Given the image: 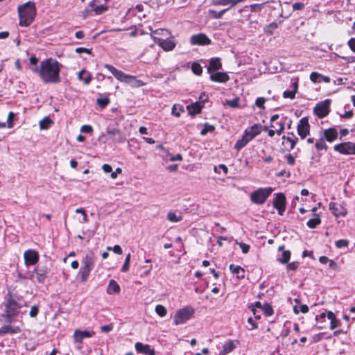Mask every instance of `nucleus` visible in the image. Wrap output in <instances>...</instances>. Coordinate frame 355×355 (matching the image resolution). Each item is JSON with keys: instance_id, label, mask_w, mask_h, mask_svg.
Listing matches in <instances>:
<instances>
[{"instance_id": "1", "label": "nucleus", "mask_w": 355, "mask_h": 355, "mask_svg": "<svg viewBox=\"0 0 355 355\" xmlns=\"http://www.w3.org/2000/svg\"><path fill=\"white\" fill-rule=\"evenodd\" d=\"M62 64L55 59L47 58L42 61V80L46 84H56L61 81L60 72Z\"/></svg>"}, {"instance_id": "2", "label": "nucleus", "mask_w": 355, "mask_h": 355, "mask_svg": "<svg viewBox=\"0 0 355 355\" xmlns=\"http://www.w3.org/2000/svg\"><path fill=\"white\" fill-rule=\"evenodd\" d=\"M4 306L3 317L10 322L21 312L24 306H27V304L21 297L8 292L5 297Z\"/></svg>"}, {"instance_id": "3", "label": "nucleus", "mask_w": 355, "mask_h": 355, "mask_svg": "<svg viewBox=\"0 0 355 355\" xmlns=\"http://www.w3.org/2000/svg\"><path fill=\"white\" fill-rule=\"evenodd\" d=\"M19 18V25L22 27L30 26L34 21L37 9L35 3L33 1H28L17 8Z\"/></svg>"}, {"instance_id": "4", "label": "nucleus", "mask_w": 355, "mask_h": 355, "mask_svg": "<svg viewBox=\"0 0 355 355\" xmlns=\"http://www.w3.org/2000/svg\"><path fill=\"white\" fill-rule=\"evenodd\" d=\"M104 67L107 69L119 81L129 85L132 87L137 88L146 85V83L139 80L136 76L125 73L121 70L116 69L114 66L105 64Z\"/></svg>"}, {"instance_id": "5", "label": "nucleus", "mask_w": 355, "mask_h": 355, "mask_svg": "<svg viewBox=\"0 0 355 355\" xmlns=\"http://www.w3.org/2000/svg\"><path fill=\"white\" fill-rule=\"evenodd\" d=\"M96 257L92 252H87L83 259V266L79 270L80 279L82 282L87 280L90 272L93 270Z\"/></svg>"}, {"instance_id": "6", "label": "nucleus", "mask_w": 355, "mask_h": 355, "mask_svg": "<svg viewBox=\"0 0 355 355\" xmlns=\"http://www.w3.org/2000/svg\"><path fill=\"white\" fill-rule=\"evenodd\" d=\"M273 189L272 187L259 188L250 194L251 201L257 205L263 204L270 196Z\"/></svg>"}, {"instance_id": "7", "label": "nucleus", "mask_w": 355, "mask_h": 355, "mask_svg": "<svg viewBox=\"0 0 355 355\" xmlns=\"http://www.w3.org/2000/svg\"><path fill=\"white\" fill-rule=\"evenodd\" d=\"M194 309L189 306L179 309L173 317V323L175 325L184 324L192 317Z\"/></svg>"}, {"instance_id": "8", "label": "nucleus", "mask_w": 355, "mask_h": 355, "mask_svg": "<svg viewBox=\"0 0 355 355\" xmlns=\"http://www.w3.org/2000/svg\"><path fill=\"white\" fill-rule=\"evenodd\" d=\"M105 134L109 135L108 139L114 143L122 144L126 140L125 136L119 129L111 125L107 127L105 133H102L101 138L105 137Z\"/></svg>"}, {"instance_id": "9", "label": "nucleus", "mask_w": 355, "mask_h": 355, "mask_svg": "<svg viewBox=\"0 0 355 355\" xmlns=\"http://www.w3.org/2000/svg\"><path fill=\"white\" fill-rule=\"evenodd\" d=\"M330 99L319 102L313 109L314 114L320 119L325 117L330 112Z\"/></svg>"}, {"instance_id": "10", "label": "nucleus", "mask_w": 355, "mask_h": 355, "mask_svg": "<svg viewBox=\"0 0 355 355\" xmlns=\"http://www.w3.org/2000/svg\"><path fill=\"white\" fill-rule=\"evenodd\" d=\"M334 150L345 155H355V143L347 141L336 144Z\"/></svg>"}, {"instance_id": "11", "label": "nucleus", "mask_w": 355, "mask_h": 355, "mask_svg": "<svg viewBox=\"0 0 355 355\" xmlns=\"http://www.w3.org/2000/svg\"><path fill=\"white\" fill-rule=\"evenodd\" d=\"M151 37L154 42L165 51H171L173 50L176 46V42L173 37H171L166 40L159 38L153 35H151Z\"/></svg>"}, {"instance_id": "12", "label": "nucleus", "mask_w": 355, "mask_h": 355, "mask_svg": "<svg viewBox=\"0 0 355 355\" xmlns=\"http://www.w3.org/2000/svg\"><path fill=\"white\" fill-rule=\"evenodd\" d=\"M275 196L272 202L273 207L277 210L278 214L282 216L286 209V197L282 193H277Z\"/></svg>"}, {"instance_id": "13", "label": "nucleus", "mask_w": 355, "mask_h": 355, "mask_svg": "<svg viewBox=\"0 0 355 355\" xmlns=\"http://www.w3.org/2000/svg\"><path fill=\"white\" fill-rule=\"evenodd\" d=\"M297 131L301 139H304L309 135L310 125L307 117H303L299 121Z\"/></svg>"}, {"instance_id": "14", "label": "nucleus", "mask_w": 355, "mask_h": 355, "mask_svg": "<svg viewBox=\"0 0 355 355\" xmlns=\"http://www.w3.org/2000/svg\"><path fill=\"white\" fill-rule=\"evenodd\" d=\"M189 42L191 45L198 46H207L211 43V40L205 33L193 35Z\"/></svg>"}, {"instance_id": "15", "label": "nucleus", "mask_w": 355, "mask_h": 355, "mask_svg": "<svg viewBox=\"0 0 355 355\" xmlns=\"http://www.w3.org/2000/svg\"><path fill=\"white\" fill-rule=\"evenodd\" d=\"M24 258L26 266H33L38 262L40 255L37 251L29 249L24 253Z\"/></svg>"}, {"instance_id": "16", "label": "nucleus", "mask_w": 355, "mask_h": 355, "mask_svg": "<svg viewBox=\"0 0 355 355\" xmlns=\"http://www.w3.org/2000/svg\"><path fill=\"white\" fill-rule=\"evenodd\" d=\"M279 118V115L277 114L272 115L270 118V121L272 123L270 124V127L275 129L276 133L278 135H280L284 130L285 121L282 119L277 121Z\"/></svg>"}, {"instance_id": "17", "label": "nucleus", "mask_w": 355, "mask_h": 355, "mask_svg": "<svg viewBox=\"0 0 355 355\" xmlns=\"http://www.w3.org/2000/svg\"><path fill=\"white\" fill-rule=\"evenodd\" d=\"M135 347L138 354L145 355H155V349L151 348V347L148 344H144L142 343L137 342L135 343Z\"/></svg>"}, {"instance_id": "18", "label": "nucleus", "mask_w": 355, "mask_h": 355, "mask_svg": "<svg viewBox=\"0 0 355 355\" xmlns=\"http://www.w3.org/2000/svg\"><path fill=\"white\" fill-rule=\"evenodd\" d=\"M261 125L254 124V125L246 128L243 133L250 141H252L255 137L261 133Z\"/></svg>"}, {"instance_id": "19", "label": "nucleus", "mask_w": 355, "mask_h": 355, "mask_svg": "<svg viewBox=\"0 0 355 355\" xmlns=\"http://www.w3.org/2000/svg\"><path fill=\"white\" fill-rule=\"evenodd\" d=\"M209 79L212 82L225 83L227 82L230 79V77L227 75V73L225 72H219L217 71L209 73Z\"/></svg>"}, {"instance_id": "20", "label": "nucleus", "mask_w": 355, "mask_h": 355, "mask_svg": "<svg viewBox=\"0 0 355 355\" xmlns=\"http://www.w3.org/2000/svg\"><path fill=\"white\" fill-rule=\"evenodd\" d=\"M94 331H89L87 330L81 331L76 329L73 333V339L75 343H81L83 340L86 338H91L94 335Z\"/></svg>"}, {"instance_id": "21", "label": "nucleus", "mask_w": 355, "mask_h": 355, "mask_svg": "<svg viewBox=\"0 0 355 355\" xmlns=\"http://www.w3.org/2000/svg\"><path fill=\"white\" fill-rule=\"evenodd\" d=\"M329 209L336 217L345 216L347 214V209L342 205L338 206L335 202H331L329 203Z\"/></svg>"}, {"instance_id": "22", "label": "nucleus", "mask_w": 355, "mask_h": 355, "mask_svg": "<svg viewBox=\"0 0 355 355\" xmlns=\"http://www.w3.org/2000/svg\"><path fill=\"white\" fill-rule=\"evenodd\" d=\"M322 137L329 142H332L338 137V131L336 128H329L322 131Z\"/></svg>"}, {"instance_id": "23", "label": "nucleus", "mask_w": 355, "mask_h": 355, "mask_svg": "<svg viewBox=\"0 0 355 355\" xmlns=\"http://www.w3.org/2000/svg\"><path fill=\"white\" fill-rule=\"evenodd\" d=\"M222 67L220 59L218 58H212L209 60V66L207 67L208 73H213L218 71Z\"/></svg>"}, {"instance_id": "24", "label": "nucleus", "mask_w": 355, "mask_h": 355, "mask_svg": "<svg viewBox=\"0 0 355 355\" xmlns=\"http://www.w3.org/2000/svg\"><path fill=\"white\" fill-rule=\"evenodd\" d=\"M278 251L282 252V255L277 259V261L282 264L288 263L291 259V251L284 250V245H283L278 248Z\"/></svg>"}, {"instance_id": "25", "label": "nucleus", "mask_w": 355, "mask_h": 355, "mask_svg": "<svg viewBox=\"0 0 355 355\" xmlns=\"http://www.w3.org/2000/svg\"><path fill=\"white\" fill-rule=\"evenodd\" d=\"M20 332V329L10 324L3 325L0 328V336H3L6 334H15Z\"/></svg>"}, {"instance_id": "26", "label": "nucleus", "mask_w": 355, "mask_h": 355, "mask_svg": "<svg viewBox=\"0 0 355 355\" xmlns=\"http://www.w3.org/2000/svg\"><path fill=\"white\" fill-rule=\"evenodd\" d=\"M78 79L85 85H89L92 81V76L89 71L83 69L78 73Z\"/></svg>"}, {"instance_id": "27", "label": "nucleus", "mask_w": 355, "mask_h": 355, "mask_svg": "<svg viewBox=\"0 0 355 355\" xmlns=\"http://www.w3.org/2000/svg\"><path fill=\"white\" fill-rule=\"evenodd\" d=\"M230 270L232 274L236 275L237 279H241L245 277V270L242 267L230 264Z\"/></svg>"}, {"instance_id": "28", "label": "nucleus", "mask_w": 355, "mask_h": 355, "mask_svg": "<svg viewBox=\"0 0 355 355\" xmlns=\"http://www.w3.org/2000/svg\"><path fill=\"white\" fill-rule=\"evenodd\" d=\"M235 347L234 342L228 340L223 345V349L220 352V355H226L233 351Z\"/></svg>"}, {"instance_id": "29", "label": "nucleus", "mask_w": 355, "mask_h": 355, "mask_svg": "<svg viewBox=\"0 0 355 355\" xmlns=\"http://www.w3.org/2000/svg\"><path fill=\"white\" fill-rule=\"evenodd\" d=\"M203 107V105L200 102H195L187 106L189 114L191 115H195L200 113Z\"/></svg>"}, {"instance_id": "30", "label": "nucleus", "mask_w": 355, "mask_h": 355, "mask_svg": "<svg viewBox=\"0 0 355 355\" xmlns=\"http://www.w3.org/2000/svg\"><path fill=\"white\" fill-rule=\"evenodd\" d=\"M211 5L214 6H228L229 10L235 6L234 0H211Z\"/></svg>"}, {"instance_id": "31", "label": "nucleus", "mask_w": 355, "mask_h": 355, "mask_svg": "<svg viewBox=\"0 0 355 355\" xmlns=\"http://www.w3.org/2000/svg\"><path fill=\"white\" fill-rule=\"evenodd\" d=\"M293 89L292 90H286L283 92V96L286 98L294 99L295 97V94L298 89V83L295 81L292 84Z\"/></svg>"}, {"instance_id": "32", "label": "nucleus", "mask_w": 355, "mask_h": 355, "mask_svg": "<svg viewBox=\"0 0 355 355\" xmlns=\"http://www.w3.org/2000/svg\"><path fill=\"white\" fill-rule=\"evenodd\" d=\"M119 292H120L119 285L115 280L111 279L109 282V284H108V286L107 288V293L109 295H112L114 293H119Z\"/></svg>"}, {"instance_id": "33", "label": "nucleus", "mask_w": 355, "mask_h": 355, "mask_svg": "<svg viewBox=\"0 0 355 355\" xmlns=\"http://www.w3.org/2000/svg\"><path fill=\"white\" fill-rule=\"evenodd\" d=\"M250 141L248 138L243 134L242 137L240 139H238L234 144V148L239 151L243 148H244Z\"/></svg>"}, {"instance_id": "34", "label": "nucleus", "mask_w": 355, "mask_h": 355, "mask_svg": "<svg viewBox=\"0 0 355 355\" xmlns=\"http://www.w3.org/2000/svg\"><path fill=\"white\" fill-rule=\"evenodd\" d=\"M321 223V219L318 214L315 215V218L309 219L306 225L311 228L313 229L315 228L318 225Z\"/></svg>"}, {"instance_id": "35", "label": "nucleus", "mask_w": 355, "mask_h": 355, "mask_svg": "<svg viewBox=\"0 0 355 355\" xmlns=\"http://www.w3.org/2000/svg\"><path fill=\"white\" fill-rule=\"evenodd\" d=\"M166 218L171 223H178L182 220V215L180 214H177L174 211H169L167 214Z\"/></svg>"}, {"instance_id": "36", "label": "nucleus", "mask_w": 355, "mask_h": 355, "mask_svg": "<svg viewBox=\"0 0 355 355\" xmlns=\"http://www.w3.org/2000/svg\"><path fill=\"white\" fill-rule=\"evenodd\" d=\"M53 123V121L49 116H45L44 119H42L40 121L39 125H40V129H42V130H46Z\"/></svg>"}, {"instance_id": "37", "label": "nucleus", "mask_w": 355, "mask_h": 355, "mask_svg": "<svg viewBox=\"0 0 355 355\" xmlns=\"http://www.w3.org/2000/svg\"><path fill=\"white\" fill-rule=\"evenodd\" d=\"M46 273H47V270L46 269H40L37 270V273H36V279H37V281L39 282V283H44L46 280Z\"/></svg>"}, {"instance_id": "38", "label": "nucleus", "mask_w": 355, "mask_h": 355, "mask_svg": "<svg viewBox=\"0 0 355 355\" xmlns=\"http://www.w3.org/2000/svg\"><path fill=\"white\" fill-rule=\"evenodd\" d=\"M227 10H229V8H225V9L221 10L220 11H216V10H209V14L214 19H220L223 16V15Z\"/></svg>"}, {"instance_id": "39", "label": "nucleus", "mask_w": 355, "mask_h": 355, "mask_svg": "<svg viewBox=\"0 0 355 355\" xmlns=\"http://www.w3.org/2000/svg\"><path fill=\"white\" fill-rule=\"evenodd\" d=\"M277 27V22H272L264 28V32L268 35H272Z\"/></svg>"}, {"instance_id": "40", "label": "nucleus", "mask_w": 355, "mask_h": 355, "mask_svg": "<svg viewBox=\"0 0 355 355\" xmlns=\"http://www.w3.org/2000/svg\"><path fill=\"white\" fill-rule=\"evenodd\" d=\"M293 311L295 314H298L300 312L306 313L309 311V307L306 304L295 305L293 306Z\"/></svg>"}, {"instance_id": "41", "label": "nucleus", "mask_w": 355, "mask_h": 355, "mask_svg": "<svg viewBox=\"0 0 355 355\" xmlns=\"http://www.w3.org/2000/svg\"><path fill=\"white\" fill-rule=\"evenodd\" d=\"M315 147L317 150H327V146L325 144L324 139L321 137L318 140H317L315 143Z\"/></svg>"}, {"instance_id": "42", "label": "nucleus", "mask_w": 355, "mask_h": 355, "mask_svg": "<svg viewBox=\"0 0 355 355\" xmlns=\"http://www.w3.org/2000/svg\"><path fill=\"white\" fill-rule=\"evenodd\" d=\"M131 260V254L129 253L126 255L125 261L123 263V265L121 268V271L123 272H126L130 269V263Z\"/></svg>"}, {"instance_id": "43", "label": "nucleus", "mask_w": 355, "mask_h": 355, "mask_svg": "<svg viewBox=\"0 0 355 355\" xmlns=\"http://www.w3.org/2000/svg\"><path fill=\"white\" fill-rule=\"evenodd\" d=\"M215 130L214 125L209 123H205L204 128L200 130V135L202 136L206 135L208 132H211Z\"/></svg>"}, {"instance_id": "44", "label": "nucleus", "mask_w": 355, "mask_h": 355, "mask_svg": "<svg viewBox=\"0 0 355 355\" xmlns=\"http://www.w3.org/2000/svg\"><path fill=\"white\" fill-rule=\"evenodd\" d=\"M261 310L266 316H271L274 313L272 306L268 303H264Z\"/></svg>"}, {"instance_id": "45", "label": "nucleus", "mask_w": 355, "mask_h": 355, "mask_svg": "<svg viewBox=\"0 0 355 355\" xmlns=\"http://www.w3.org/2000/svg\"><path fill=\"white\" fill-rule=\"evenodd\" d=\"M155 312L159 316L164 317L167 313V310L164 306L158 304L155 306Z\"/></svg>"}, {"instance_id": "46", "label": "nucleus", "mask_w": 355, "mask_h": 355, "mask_svg": "<svg viewBox=\"0 0 355 355\" xmlns=\"http://www.w3.org/2000/svg\"><path fill=\"white\" fill-rule=\"evenodd\" d=\"M191 70L196 75H201L202 73V69L200 64L198 62H193L191 64Z\"/></svg>"}, {"instance_id": "47", "label": "nucleus", "mask_w": 355, "mask_h": 355, "mask_svg": "<svg viewBox=\"0 0 355 355\" xmlns=\"http://www.w3.org/2000/svg\"><path fill=\"white\" fill-rule=\"evenodd\" d=\"M282 139H284L291 144V149H293L295 148L296 144L298 141V138H297V137L293 139L292 137H286L285 135H284L282 137Z\"/></svg>"}, {"instance_id": "48", "label": "nucleus", "mask_w": 355, "mask_h": 355, "mask_svg": "<svg viewBox=\"0 0 355 355\" xmlns=\"http://www.w3.org/2000/svg\"><path fill=\"white\" fill-rule=\"evenodd\" d=\"M108 9V6L107 5H101V6H96L94 8V11L96 12V15H101L105 11H107Z\"/></svg>"}, {"instance_id": "49", "label": "nucleus", "mask_w": 355, "mask_h": 355, "mask_svg": "<svg viewBox=\"0 0 355 355\" xmlns=\"http://www.w3.org/2000/svg\"><path fill=\"white\" fill-rule=\"evenodd\" d=\"M335 245L337 248H347L349 245V241L347 239H340L336 241Z\"/></svg>"}, {"instance_id": "50", "label": "nucleus", "mask_w": 355, "mask_h": 355, "mask_svg": "<svg viewBox=\"0 0 355 355\" xmlns=\"http://www.w3.org/2000/svg\"><path fill=\"white\" fill-rule=\"evenodd\" d=\"M226 105L232 108L239 107V98H236L232 100H228L226 101Z\"/></svg>"}, {"instance_id": "51", "label": "nucleus", "mask_w": 355, "mask_h": 355, "mask_svg": "<svg viewBox=\"0 0 355 355\" xmlns=\"http://www.w3.org/2000/svg\"><path fill=\"white\" fill-rule=\"evenodd\" d=\"M221 170L223 171V173L225 175L227 174L228 168L225 164H220L218 166H214V171L216 173H219L220 171H221Z\"/></svg>"}, {"instance_id": "52", "label": "nucleus", "mask_w": 355, "mask_h": 355, "mask_svg": "<svg viewBox=\"0 0 355 355\" xmlns=\"http://www.w3.org/2000/svg\"><path fill=\"white\" fill-rule=\"evenodd\" d=\"M96 102L98 105L101 107H105L110 103V99L107 97L98 98Z\"/></svg>"}, {"instance_id": "53", "label": "nucleus", "mask_w": 355, "mask_h": 355, "mask_svg": "<svg viewBox=\"0 0 355 355\" xmlns=\"http://www.w3.org/2000/svg\"><path fill=\"white\" fill-rule=\"evenodd\" d=\"M300 266V262L298 261H293L291 263H287L286 269L288 271H295Z\"/></svg>"}, {"instance_id": "54", "label": "nucleus", "mask_w": 355, "mask_h": 355, "mask_svg": "<svg viewBox=\"0 0 355 355\" xmlns=\"http://www.w3.org/2000/svg\"><path fill=\"white\" fill-rule=\"evenodd\" d=\"M320 76H321L320 73L313 71V72L311 73V74H310V80H311V81H312L314 83H320Z\"/></svg>"}, {"instance_id": "55", "label": "nucleus", "mask_w": 355, "mask_h": 355, "mask_svg": "<svg viewBox=\"0 0 355 355\" xmlns=\"http://www.w3.org/2000/svg\"><path fill=\"white\" fill-rule=\"evenodd\" d=\"M183 112V108L182 106H179L178 110L176 105H174L172 107L171 113L176 117H179L181 114V112Z\"/></svg>"}, {"instance_id": "56", "label": "nucleus", "mask_w": 355, "mask_h": 355, "mask_svg": "<svg viewBox=\"0 0 355 355\" xmlns=\"http://www.w3.org/2000/svg\"><path fill=\"white\" fill-rule=\"evenodd\" d=\"M263 3H254L250 6V11L253 12H260L263 8Z\"/></svg>"}, {"instance_id": "57", "label": "nucleus", "mask_w": 355, "mask_h": 355, "mask_svg": "<svg viewBox=\"0 0 355 355\" xmlns=\"http://www.w3.org/2000/svg\"><path fill=\"white\" fill-rule=\"evenodd\" d=\"M42 62L40 64V66L37 65L33 66L31 67V71L33 73L38 75V76L42 79Z\"/></svg>"}, {"instance_id": "58", "label": "nucleus", "mask_w": 355, "mask_h": 355, "mask_svg": "<svg viewBox=\"0 0 355 355\" xmlns=\"http://www.w3.org/2000/svg\"><path fill=\"white\" fill-rule=\"evenodd\" d=\"M107 250L110 251L112 250L115 254H121L123 253L122 248L119 245H115L114 247H107Z\"/></svg>"}, {"instance_id": "59", "label": "nucleus", "mask_w": 355, "mask_h": 355, "mask_svg": "<svg viewBox=\"0 0 355 355\" xmlns=\"http://www.w3.org/2000/svg\"><path fill=\"white\" fill-rule=\"evenodd\" d=\"M236 244L239 245L243 253L246 254L249 252L250 248L249 245L242 242H236Z\"/></svg>"}, {"instance_id": "60", "label": "nucleus", "mask_w": 355, "mask_h": 355, "mask_svg": "<svg viewBox=\"0 0 355 355\" xmlns=\"http://www.w3.org/2000/svg\"><path fill=\"white\" fill-rule=\"evenodd\" d=\"M15 116V114L12 112H10L8 115L7 123H8V127L9 128H11L13 127L12 121H13Z\"/></svg>"}, {"instance_id": "61", "label": "nucleus", "mask_w": 355, "mask_h": 355, "mask_svg": "<svg viewBox=\"0 0 355 355\" xmlns=\"http://www.w3.org/2000/svg\"><path fill=\"white\" fill-rule=\"evenodd\" d=\"M263 304L260 302H256L254 304H252L250 306L251 311L253 312L254 315H256V308L262 309Z\"/></svg>"}, {"instance_id": "62", "label": "nucleus", "mask_w": 355, "mask_h": 355, "mask_svg": "<svg viewBox=\"0 0 355 355\" xmlns=\"http://www.w3.org/2000/svg\"><path fill=\"white\" fill-rule=\"evenodd\" d=\"M285 158L288 165L293 166L295 164V159L291 154L286 155Z\"/></svg>"}, {"instance_id": "63", "label": "nucleus", "mask_w": 355, "mask_h": 355, "mask_svg": "<svg viewBox=\"0 0 355 355\" xmlns=\"http://www.w3.org/2000/svg\"><path fill=\"white\" fill-rule=\"evenodd\" d=\"M38 312H39V307L37 306H36V305H34L31 309V311H30V313H29L30 316L31 318H35L38 314Z\"/></svg>"}, {"instance_id": "64", "label": "nucleus", "mask_w": 355, "mask_h": 355, "mask_svg": "<svg viewBox=\"0 0 355 355\" xmlns=\"http://www.w3.org/2000/svg\"><path fill=\"white\" fill-rule=\"evenodd\" d=\"M347 45L349 48L355 53V37H352L349 39L347 42Z\"/></svg>"}]
</instances>
